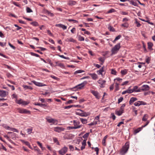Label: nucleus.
Returning a JSON list of instances; mask_svg holds the SVG:
<instances>
[{
    "label": "nucleus",
    "instance_id": "f257e3e1",
    "mask_svg": "<svg viewBox=\"0 0 155 155\" xmlns=\"http://www.w3.org/2000/svg\"><path fill=\"white\" fill-rule=\"evenodd\" d=\"M129 148V143L128 142H126L121 149L120 154L121 155H123L126 153Z\"/></svg>",
    "mask_w": 155,
    "mask_h": 155
},
{
    "label": "nucleus",
    "instance_id": "f03ea898",
    "mask_svg": "<svg viewBox=\"0 0 155 155\" xmlns=\"http://www.w3.org/2000/svg\"><path fill=\"white\" fill-rule=\"evenodd\" d=\"M126 106L125 104H123L120 107V110H116L115 114L118 116H120L124 113V108Z\"/></svg>",
    "mask_w": 155,
    "mask_h": 155
},
{
    "label": "nucleus",
    "instance_id": "7ed1b4c3",
    "mask_svg": "<svg viewBox=\"0 0 155 155\" xmlns=\"http://www.w3.org/2000/svg\"><path fill=\"white\" fill-rule=\"evenodd\" d=\"M120 43H118L112 48L111 51L112 52V54H115L117 52V51L119 50L120 48Z\"/></svg>",
    "mask_w": 155,
    "mask_h": 155
},
{
    "label": "nucleus",
    "instance_id": "20e7f679",
    "mask_svg": "<svg viewBox=\"0 0 155 155\" xmlns=\"http://www.w3.org/2000/svg\"><path fill=\"white\" fill-rule=\"evenodd\" d=\"M87 84V82L86 81H84L82 83L77 85V86L74 87V88H72V89H76V90L81 89Z\"/></svg>",
    "mask_w": 155,
    "mask_h": 155
},
{
    "label": "nucleus",
    "instance_id": "39448f33",
    "mask_svg": "<svg viewBox=\"0 0 155 155\" xmlns=\"http://www.w3.org/2000/svg\"><path fill=\"white\" fill-rule=\"evenodd\" d=\"M17 110L18 112L20 114H31V111L26 109L18 108H17Z\"/></svg>",
    "mask_w": 155,
    "mask_h": 155
},
{
    "label": "nucleus",
    "instance_id": "423d86ee",
    "mask_svg": "<svg viewBox=\"0 0 155 155\" xmlns=\"http://www.w3.org/2000/svg\"><path fill=\"white\" fill-rule=\"evenodd\" d=\"M77 111L78 112H76V114L81 117H87L90 114L88 113L84 112L83 110L81 109L77 110Z\"/></svg>",
    "mask_w": 155,
    "mask_h": 155
},
{
    "label": "nucleus",
    "instance_id": "0eeeda50",
    "mask_svg": "<svg viewBox=\"0 0 155 155\" xmlns=\"http://www.w3.org/2000/svg\"><path fill=\"white\" fill-rule=\"evenodd\" d=\"M16 102L17 104L25 106L28 105L30 103L28 101H24L22 99H20L18 100H17L16 101Z\"/></svg>",
    "mask_w": 155,
    "mask_h": 155
},
{
    "label": "nucleus",
    "instance_id": "6e6552de",
    "mask_svg": "<svg viewBox=\"0 0 155 155\" xmlns=\"http://www.w3.org/2000/svg\"><path fill=\"white\" fill-rule=\"evenodd\" d=\"M106 81L104 80H103L101 79H99L98 81V83L100 84V87L101 88H103L104 87Z\"/></svg>",
    "mask_w": 155,
    "mask_h": 155
},
{
    "label": "nucleus",
    "instance_id": "1a4fd4ad",
    "mask_svg": "<svg viewBox=\"0 0 155 155\" xmlns=\"http://www.w3.org/2000/svg\"><path fill=\"white\" fill-rule=\"evenodd\" d=\"M68 150V148L65 146L59 151V153L62 155H64L67 152Z\"/></svg>",
    "mask_w": 155,
    "mask_h": 155
},
{
    "label": "nucleus",
    "instance_id": "9d476101",
    "mask_svg": "<svg viewBox=\"0 0 155 155\" xmlns=\"http://www.w3.org/2000/svg\"><path fill=\"white\" fill-rule=\"evenodd\" d=\"M150 89V87L147 85H143L141 87L140 89L141 91H146L149 90Z\"/></svg>",
    "mask_w": 155,
    "mask_h": 155
},
{
    "label": "nucleus",
    "instance_id": "9b49d317",
    "mask_svg": "<svg viewBox=\"0 0 155 155\" xmlns=\"http://www.w3.org/2000/svg\"><path fill=\"white\" fill-rule=\"evenodd\" d=\"M73 122L74 127H78L77 129L80 128L82 126V125H79L80 122L79 121H76L75 120H74Z\"/></svg>",
    "mask_w": 155,
    "mask_h": 155
},
{
    "label": "nucleus",
    "instance_id": "f8f14e48",
    "mask_svg": "<svg viewBox=\"0 0 155 155\" xmlns=\"http://www.w3.org/2000/svg\"><path fill=\"white\" fill-rule=\"evenodd\" d=\"M64 129L62 127H54V130L56 132L60 133L62 131H64Z\"/></svg>",
    "mask_w": 155,
    "mask_h": 155
},
{
    "label": "nucleus",
    "instance_id": "ddd939ff",
    "mask_svg": "<svg viewBox=\"0 0 155 155\" xmlns=\"http://www.w3.org/2000/svg\"><path fill=\"white\" fill-rule=\"evenodd\" d=\"M8 94V92L5 91L0 90V97H5Z\"/></svg>",
    "mask_w": 155,
    "mask_h": 155
},
{
    "label": "nucleus",
    "instance_id": "4468645a",
    "mask_svg": "<svg viewBox=\"0 0 155 155\" xmlns=\"http://www.w3.org/2000/svg\"><path fill=\"white\" fill-rule=\"evenodd\" d=\"M32 82L36 86L39 87H42L46 86V85L42 83L37 82L35 81H33Z\"/></svg>",
    "mask_w": 155,
    "mask_h": 155
},
{
    "label": "nucleus",
    "instance_id": "2eb2a0df",
    "mask_svg": "<svg viewBox=\"0 0 155 155\" xmlns=\"http://www.w3.org/2000/svg\"><path fill=\"white\" fill-rule=\"evenodd\" d=\"M46 120H47V121L49 123H52L53 124H54L57 121V120H55L53 118H46Z\"/></svg>",
    "mask_w": 155,
    "mask_h": 155
},
{
    "label": "nucleus",
    "instance_id": "dca6fc26",
    "mask_svg": "<svg viewBox=\"0 0 155 155\" xmlns=\"http://www.w3.org/2000/svg\"><path fill=\"white\" fill-rule=\"evenodd\" d=\"M55 26L56 27H59L62 28L64 30H65L67 29V26L61 24H56Z\"/></svg>",
    "mask_w": 155,
    "mask_h": 155
},
{
    "label": "nucleus",
    "instance_id": "f3484780",
    "mask_svg": "<svg viewBox=\"0 0 155 155\" xmlns=\"http://www.w3.org/2000/svg\"><path fill=\"white\" fill-rule=\"evenodd\" d=\"M88 74L94 80H96L98 78V76L95 73H90Z\"/></svg>",
    "mask_w": 155,
    "mask_h": 155
},
{
    "label": "nucleus",
    "instance_id": "a211bd4d",
    "mask_svg": "<svg viewBox=\"0 0 155 155\" xmlns=\"http://www.w3.org/2000/svg\"><path fill=\"white\" fill-rule=\"evenodd\" d=\"M137 100V98L136 97H132L130 99L129 103L130 105H131L135 101Z\"/></svg>",
    "mask_w": 155,
    "mask_h": 155
},
{
    "label": "nucleus",
    "instance_id": "6ab92c4d",
    "mask_svg": "<svg viewBox=\"0 0 155 155\" xmlns=\"http://www.w3.org/2000/svg\"><path fill=\"white\" fill-rule=\"evenodd\" d=\"M8 134H11V137L13 139H15L16 138V134L14 133L8 132Z\"/></svg>",
    "mask_w": 155,
    "mask_h": 155
},
{
    "label": "nucleus",
    "instance_id": "aec40b11",
    "mask_svg": "<svg viewBox=\"0 0 155 155\" xmlns=\"http://www.w3.org/2000/svg\"><path fill=\"white\" fill-rule=\"evenodd\" d=\"M104 66H103L100 70L97 71V73L98 75H101L102 76V73L104 71Z\"/></svg>",
    "mask_w": 155,
    "mask_h": 155
},
{
    "label": "nucleus",
    "instance_id": "412c9836",
    "mask_svg": "<svg viewBox=\"0 0 155 155\" xmlns=\"http://www.w3.org/2000/svg\"><path fill=\"white\" fill-rule=\"evenodd\" d=\"M148 48L150 51L153 50L152 48V46H153V44L151 42H148L147 43Z\"/></svg>",
    "mask_w": 155,
    "mask_h": 155
},
{
    "label": "nucleus",
    "instance_id": "4be33fe9",
    "mask_svg": "<svg viewBox=\"0 0 155 155\" xmlns=\"http://www.w3.org/2000/svg\"><path fill=\"white\" fill-rule=\"evenodd\" d=\"M91 93L95 97L97 98L98 99L99 98V94L96 91H92L91 92Z\"/></svg>",
    "mask_w": 155,
    "mask_h": 155
},
{
    "label": "nucleus",
    "instance_id": "5701e85b",
    "mask_svg": "<svg viewBox=\"0 0 155 155\" xmlns=\"http://www.w3.org/2000/svg\"><path fill=\"white\" fill-rule=\"evenodd\" d=\"M76 4V2L74 1L70 0L68 3V5H69L72 6L75 5Z\"/></svg>",
    "mask_w": 155,
    "mask_h": 155
},
{
    "label": "nucleus",
    "instance_id": "b1692460",
    "mask_svg": "<svg viewBox=\"0 0 155 155\" xmlns=\"http://www.w3.org/2000/svg\"><path fill=\"white\" fill-rule=\"evenodd\" d=\"M143 128L142 126L141 127L138 128L137 129L134 130V134H136L137 133L140 131Z\"/></svg>",
    "mask_w": 155,
    "mask_h": 155
},
{
    "label": "nucleus",
    "instance_id": "393cba45",
    "mask_svg": "<svg viewBox=\"0 0 155 155\" xmlns=\"http://www.w3.org/2000/svg\"><path fill=\"white\" fill-rule=\"evenodd\" d=\"M138 87L137 86H135L132 89L133 92L135 91L136 92H141L140 89H138Z\"/></svg>",
    "mask_w": 155,
    "mask_h": 155
},
{
    "label": "nucleus",
    "instance_id": "a878e982",
    "mask_svg": "<svg viewBox=\"0 0 155 155\" xmlns=\"http://www.w3.org/2000/svg\"><path fill=\"white\" fill-rule=\"evenodd\" d=\"M34 105H35L39 106L41 107H46L47 106V104H42L38 103H35Z\"/></svg>",
    "mask_w": 155,
    "mask_h": 155
},
{
    "label": "nucleus",
    "instance_id": "bb28decb",
    "mask_svg": "<svg viewBox=\"0 0 155 155\" xmlns=\"http://www.w3.org/2000/svg\"><path fill=\"white\" fill-rule=\"evenodd\" d=\"M23 87L25 89V90H27V89H29L31 90H32L33 89L32 87L30 86L26 85H23Z\"/></svg>",
    "mask_w": 155,
    "mask_h": 155
},
{
    "label": "nucleus",
    "instance_id": "cd10ccee",
    "mask_svg": "<svg viewBox=\"0 0 155 155\" xmlns=\"http://www.w3.org/2000/svg\"><path fill=\"white\" fill-rule=\"evenodd\" d=\"M80 119L83 124H85L87 122V119H84L82 118H80Z\"/></svg>",
    "mask_w": 155,
    "mask_h": 155
},
{
    "label": "nucleus",
    "instance_id": "c85d7f7f",
    "mask_svg": "<svg viewBox=\"0 0 155 155\" xmlns=\"http://www.w3.org/2000/svg\"><path fill=\"white\" fill-rule=\"evenodd\" d=\"M78 40L80 41H84V37L80 35H78L77 36Z\"/></svg>",
    "mask_w": 155,
    "mask_h": 155
},
{
    "label": "nucleus",
    "instance_id": "c756f323",
    "mask_svg": "<svg viewBox=\"0 0 155 155\" xmlns=\"http://www.w3.org/2000/svg\"><path fill=\"white\" fill-rule=\"evenodd\" d=\"M107 138V135H106V136H105L104 137L103 139L102 140V143L103 145L104 146H105L106 145V139Z\"/></svg>",
    "mask_w": 155,
    "mask_h": 155
},
{
    "label": "nucleus",
    "instance_id": "7c9ffc66",
    "mask_svg": "<svg viewBox=\"0 0 155 155\" xmlns=\"http://www.w3.org/2000/svg\"><path fill=\"white\" fill-rule=\"evenodd\" d=\"M98 60L101 62V65H102L104 62L105 58H104L100 57L98 58Z\"/></svg>",
    "mask_w": 155,
    "mask_h": 155
},
{
    "label": "nucleus",
    "instance_id": "2f4dec72",
    "mask_svg": "<svg viewBox=\"0 0 155 155\" xmlns=\"http://www.w3.org/2000/svg\"><path fill=\"white\" fill-rule=\"evenodd\" d=\"M2 126L5 129L7 130H9L10 127L8 126L7 124H2Z\"/></svg>",
    "mask_w": 155,
    "mask_h": 155
},
{
    "label": "nucleus",
    "instance_id": "473e14b6",
    "mask_svg": "<svg viewBox=\"0 0 155 155\" xmlns=\"http://www.w3.org/2000/svg\"><path fill=\"white\" fill-rule=\"evenodd\" d=\"M30 24L34 26H39L38 23L36 21H34L30 23Z\"/></svg>",
    "mask_w": 155,
    "mask_h": 155
},
{
    "label": "nucleus",
    "instance_id": "72a5a7b5",
    "mask_svg": "<svg viewBox=\"0 0 155 155\" xmlns=\"http://www.w3.org/2000/svg\"><path fill=\"white\" fill-rule=\"evenodd\" d=\"M148 117V115L147 114H145L144 115L143 117L142 118V120L144 121H147V119Z\"/></svg>",
    "mask_w": 155,
    "mask_h": 155
},
{
    "label": "nucleus",
    "instance_id": "f704fd0d",
    "mask_svg": "<svg viewBox=\"0 0 155 155\" xmlns=\"http://www.w3.org/2000/svg\"><path fill=\"white\" fill-rule=\"evenodd\" d=\"M129 24L128 23L125 22L124 23L121 24V26L122 27L127 28L129 26Z\"/></svg>",
    "mask_w": 155,
    "mask_h": 155
},
{
    "label": "nucleus",
    "instance_id": "c9c22d12",
    "mask_svg": "<svg viewBox=\"0 0 155 155\" xmlns=\"http://www.w3.org/2000/svg\"><path fill=\"white\" fill-rule=\"evenodd\" d=\"M121 73L122 75H125L127 73V71L125 69L122 70L121 71Z\"/></svg>",
    "mask_w": 155,
    "mask_h": 155
},
{
    "label": "nucleus",
    "instance_id": "e433bc0d",
    "mask_svg": "<svg viewBox=\"0 0 155 155\" xmlns=\"http://www.w3.org/2000/svg\"><path fill=\"white\" fill-rule=\"evenodd\" d=\"M84 72V71L83 70H78L77 71H75L74 72V74H77L80 73H82L83 72Z\"/></svg>",
    "mask_w": 155,
    "mask_h": 155
},
{
    "label": "nucleus",
    "instance_id": "4c0bfd02",
    "mask_svg": "<svg viewBox=\"0 0 155 155\" xmlns=\"http://www.w3.org/2000/svg\"><path fill=\"white\" fill-rule=\"evenodd\" d=\"M135 23L136 24L137 26L138 27H140L141 25L140 23L137 21V19H135Z\"/></svg>",
    "mask_w": 155,
    "mask_h": 155
},
{
    "label": "nucleus",
    "instance_id": "58836bf2",
    "mask_svg": "<svg viewBox=\"0 0 155 155\" xmlns=\"http://www.w3.org/2000/svg\"><path fill=\"white\" fill-rule=\"evenodd\" d=\"M56 64L58 66L60 67L61 68H63L64 67V64L61 63H58V62H56Z\"/></svg>",
    "mask_w": 155,
    "mask_h": 155
},
{
    "label": "nucleus",
    "instance_id": "ea45409f",
    "mask_svg": "<svg viewBox=\"0 0 155 155\" xmlns=\"http://www.w3.org/2000/svg\"><path fill=\"white\" fill-rule=\"evenodd\" d=\"M66 41H70L71 42H74L75 41V40L74 39L72 38H67L66 39Z\"/></svg>",
    "mask_w": 155,
    "mask_h": 155
},
{
    "label": "nucleus",
    "instance_id": "a19ab883",
    "mask_svg": "<svg viewBox=\"0 0 155 155\" xmlns=\"http://www.w3.org/2000/svg\"><path fill=\"white\" fill-rule=\"evenodd\" d=\"M127 93L130 94L131 93L133 92V90L132 89H131L130 88V87H129L127 90Z\"/></svg>",
    "mask_w": 155,
    "mask_h": 155
},
{
    "label": "nucleus",
    "instance_id": "79ce46f5",
    "mask_svg": "<svg viewBox=\"0 0 155 155\" xmlns=\"http://www.w3.org/2000/svg\"><path fill=\"white\" fill-rule=\"evenodd\" d=\"M9 130H11L12 131H13V132H16L17 133L18 132V130L17 129L15 128L10 127V129Z\"/></svg>",
    "mask_w": 155,
    "mask_h": 155
},
{
    "label": "nucleus",
    "instance_id": "37998d69",
    "mask_svg": "<svg viewBox=\"0 0 155 155\" xmlns=\"http://www.w3.org/2000/svg\"><path fill=\"white\" fill-rule=\"evenodd\" d=\"M134 105L136 106H139L140 105V101H138L135 102L134 104Z\"/></svg>",
    "mask_w": 155,
    "mask_h": 155
},
{
    "label": "nucleus",
    "instance_id": "c03bdc74",
    "mask_svg": "<svg viewBox=\"0 0 155 155\" xmlns=\"http://www.w3.org/2000/svg\"><path fill=\"white\" fill-rule=\"evenodd\" d=\"M58 56L59 57H60L63 58H64V59H67V60H69V59H70V58H69L65 57L63 55H58Z\"/></svg>",
    "mask_w": 155,
    "mask_h": 155
},
{
    "label": "nucleus",
    "instance_id": "a18cd8bd",
    "mask_svg": "<svg viewBox=\"0 0 155 155\" xmlns=\"http://www.w3.org/2000/svg\"><path fill=\"white\" fill-rule=\"evenodd\" d=\"M89 133H87L85 134L83 136V137L84 139H86L89 136Z\"/></svg>",
    "mask_w": 155,
    "mask_h": 155
},
{
    "label": "nucleus",
    "instance_id": "49530a36",
    "mask_svg": "<svg viewBox=\"0 0 155 155\" xmlns=\"http://www.w3.org/2000/svg\"><path fill=\"white\" fill-rule=\"evenodd\" d=\"M32 130V129L31 128L28 129H27V132L28 134H30Z\"/></svg>",
    "mask_w": 155,
    "mask_h": 155
},
{
    "label": "nucleus",
    "instance_id": "de8ad7c7",
    "mask_svg": "<svg viewBox=\"0 0 155 155\" xmlns=\"http://www.w3.org/2000/svg\"><path fill=\"white\" fill-rule=\"evenodd\" d=\"M97 124V121L94 122H91L89 124H88V125L89 126H92L94 125H96Z\"/></svg>",
    "mask_w": 155,
    "mask_h": 155
},
{
    "label": "nucleus",
    "instance_id": "09e8293b",
    "mask_svg": "<svg viewBox=\"0 0 155 155\" xmlns=\"http://www.w3.org/2000/svg\"><path fill=\"white\" fill-rule=\"evenodd\" d=\"M26 10L27 12L28 13H30L33 12L28 7H27Z\"/></svg>",
    "mask_w": 155,
    "mask_h": 155
},
{
    "label": "nucleus",
    "instance_id": "8fccbe9b",
    "mask_svg": "<svg viewBox=\"0 0 155 155\" xmlns=\"http://www.w3.org/2000/svg\"><path fill=\"white\" fill-rule=\"evenodd\" d=\"M123 97H120L118 99V103L119 104L123 101Z\"/></svg>",
    "mask_w": 155,
    "mask_h": 155
},
{
    "label": "nucleus",
    "instance_id": "3c124183",
    "mask_svg": "<svg viewBox=\"0 0 155 155\" xmlns=\"http://www.w3.org/2000/svg\"><path fill=\"white\" fill-rule=\"evenodd\" d=\"M119 84H118L117 83H116V85H115V90L116 91H117L119 89Z\"/></svg>",
    "mask_w": 155,
    "mask_h": 155
},
{
    "label": "nucleus",
    "instance_id": "603ef678",
    "mask_svg": "<svg viewBox=\"0 0 155 155\" xmlns=\"http://www.w3.org/2000/svg\"><path fill=\"white\" fill-rule=\"evenodd\" d=\"M115 10L114 9H111L109 10L107 12V13H111L112 12H115Z\"/></svg>",
    "mask_w": 155,
    "mask_h": 155
},
{
    "label": "nucleus",
    "instance_id": "864d4df0",
    "mask_svg": "<svg viewBox=\"0 0 155 155\" xmlns=\"http://www.w3.org/2000/svg\"><path fill=\"white\" fill-rule=\"evenodd\" d=\"M21 141L22 143H24L27 146L28 145V144L29 143L28 142V141H25L24 140H21Z\"/></svg>",
    "mask_w": 155,
    "mask_h": 155
},
{
    "label": "nucleus",
    "instance_id": "5fc2aeb1",
    "mask_svg": "<svg viewBox=\"0 0 155 155\" xmlns=\"http://www.w3.org/2000/svg\"><path fill=\"white\" fill-rule=\"evenodd\" d=\"M94 150L96 152V153L97 155H98V152L99 150V149L98 147H96L94 148Z\"/></svg>",
    "mask_w": 155,
    "mask_h": 155
},
{
    "label": "nucleus",
    "instance_id": "6e6d98bb",
    "mask_svg": "<svg viewBox=\"0 0 155 155\" xmlns=\"http://www.w3.org/2000/svg\"><path fill=\"white\" fill-rule=\"evenodd\" d=\"M111 74H113L116 75V71L115 70L112 69L111 70Z\"/></svg>",
    "mask_w": 155,
    "mask_h": 155
},
{
    "label": "nucleus",
    "instance_id": "4d7b16f0",
    "mask_svg": "<svg viewBox=\"0 0 155 155\" xmlns=\"http://www.w3.org/2000/svg\"><path fill=\"white\" fill-rule=\"evenodd\" d=\"M31 55L36 57H39V55L38 54L34 53L33 52H31Z\"/></svg>",
    "mask_w": 155,
    "mask_h": 155
},
{
    "label": "nucleus",
    "instance_id": "13d9d810",
    "mask_svg": "<svg viewBox=\"0 0 155 155\" xmlns=\"http://www.w3.org/2000/svg\"><path fill=\"white\" fill-rule=\"evenodd\" d=\"M74 105H70L68 106H65L64 108L65 109H68L69 108H70L73 107V106Z\"/></svg>",
    "mask_w": 155,
    "mask_h": 155
},
{
    "label": "nucleus",
    "instance_id": "bf43d9fd",
    "mask_svg": "<svg viewBox=\"0 0 155 155\" xmlns=\"http://www.w3.org/2000/svg\"><path fill=\"white\" fill-rule=\"evenodd\" d=\"M111 117L113 120H115L116 119V116L114 115V113H111Z\"/></svg>",
    "mask_w": 155,
    "mask_h": 155
},
{
    "label": "nucleus",
    "instance_id": "052dcab7",
    "mask_svg": "<svg viewBox=\"0 0 155 155\" xmlns=\"http://www.w3.org/2000/svg\"><path fill=\"white\" fill-rule=\"evenodd\" d=\"M150 58L149 57H148L146 59V62L147 64H149L150 63Z\"/></svg>",
    "mask_w": 155,
    "mask_h": 155
},
{
    "label": "nucleus",
    "instance_id": "680f3d73",
    "mask_svg": "<svg viewBox=\"0 0 155 155\" xmlns=\"http://www.w3.org/2000/svg\"><path fill=\"white\" fill-rule=\"evenodd\" d=\"M7 85L9 87H10L11 88L12 90L13 91L15 90V88L14 86L11 85L9 84H8Z\"/></svg>",
    "mask_w": 155,
    "mask_h": 155
},
{
    "label": "nucleus",
    "instance_id": "e2e57ef3",
    "mask_svg": "<svg viewBox=\"0 0 155 155\" xmlns=\"http://www.w3.org/2000/svg\"><path fill=\"white\" fill-rule=\"evenodd\" d=\"M14 26L15 27H17V28L16 29L17 30H18L20 29H21L22 28L21 27H19L16 24H15Z\"/></svg>",
    "mask_w": 155,
    "mask_h": 155
},
{
    "label": "nucleus",
    "instance_id": "0e129e2a",
    "mask_svg": "<svg viewBox=\"0 0 155 155\" xmlns=\"http://www.w3.org/2000/svg\"><path fill=\"white\" fill-rule=\"evenodd\" d=\"M109 29L110 31H115L113 27L111 26H110V27H109Z\"/></svg>",
    "mask_w": 155,
    "mask_h": 155
},
{
    "label": "nucleus",
    "instance_id": "69168bd1",
    "mask_svg": "<svg viewBox=\"0 0 155 155\" xmlns=\"http://www.w3.org/2000/svg\"><path fill=\"white\" fill-rule=\"evenodd\" d=\"M73 103V101L72 100H69V101L65 103V104H70Z\"/></svg>",
    "mask_w": 155,
    "mask_h": 155
},
{
    "label": "nucleus",
    "instance_id": "338daca9",
    "mask_svg": "<svg viewBox=\"0 0 155 155\" xmlns=\"http://www.w3.org/2000/svg\"><path fill=\"white\" fill-rule=\"evenodd\" d=\"M140 104L141 105H145L147 104V103L144 101H140Z\"/></svg>",
    "mask_w": 155,
    "mask_h": 155
},
{
    "label": "nucleus",
    "instance_id": "774afa93",
    "mask_svg": "<svg viewBox=\"0 0 155 155\" xmlns=\"http://www.w3.org/2000/svg\"><path fill=\"white\" fill-rule=\"evenodd\" d=\"M82 146H85L86 145V140H84L82 143Z\"/></svg>",
    "mask_w": 155,
    "mask_h": 155
}]
</instances>
